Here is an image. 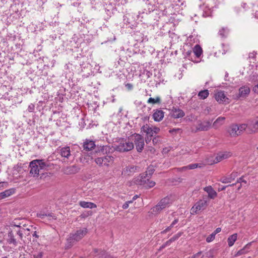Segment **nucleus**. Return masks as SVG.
Masks as SVG:
<instances>
[{
  "instance_id": "obj_1",
  "label": "nucleus",
  "mask_w": 258,
  "mask_h": 258,
  "mask_svg": "<svg viewBox=\"0 0 258 258\" xmlns=\"http://www.w3.org/2000/svg\"><path fill=\"white\" fill-rule=\"evenodd\" d=\"M49 165L43 160L36 159L30 162V174L33 177L38 176L41 170L46 169Z\"/></svg>"
},
{
  "instance_id": "obj_2",
  "label": "nucleus",
  "mask_w": 258,
  "mask_h": 258,
  "mask_svg": "<svg viewBox=\"0 0 258 258\" xmlns=\"http://www.w3.org/2000/svg\"><path fill=\"white\" fill-rule=\"evenodd\" d=\"M87 229L86 228L80 229L74 232L70 233L67 238V246L68 248L71 247L76 242L82 239L87 233Z\"/></svg>"
},
{
  "instance_id": "obj_3",
  "label": "nucleus",
  "mask_w": 258,
  "mask_h": 258,
  "mask_svg": "<svg viewBox=\"0 0 258 258\" xmlns=\"http://www.w3.org/2000/svg\"><path fill=\"white\" fill-rule=\"evenodd\" d=\"M134 147V145L132 142V141L130 139V137L127 139H119L117 142V144L116 145L115 149L117 151L119 152H127L132 150Z\"/></svg>"
},
{
  "instance_id": "obj_4",
  "label": "nucleus",
  "mask_w": 258,
  "mask_h": 258,
  "mask_svg": "<svg viewBox=\"0 0 258 258\" xmlns=\"http://www.w3.org/2000/svg\"><path fill=\"white\" fill-rule=\"evenodd\" d=\"M172 204V200L169 197H166L161 199L157 205L151 209V213L158 214L162 210L168 207Z\"/></svg>"
},
{
  "instance_id": "obj_5",
  "label": "nucleus",
  "mask_w": 258,
  "mask_h": 258,
  "mask_svg": "<svg viewBox=\"0 0 258 258\" xmlns=\"http://www.w3.org/2000/svg\"><path fill=\"white\" fill-rule=\"evenodd\" d=\"M209 202L207 196L203 197V199L197 202L190 210L191 214H196L199 212L204 210L208 206Z\"/></svg>"
},
{
  "instance_id": "obj_6",
  "label": "nucleus",
  "mask_w": 258,
  "mask_h": 258,
  "mask_svg": "<svg viewBox=\"0 0 258 258\" xmlns=\"http://www.w3.org/2000/svg\"><path fill=\"white\" fill-rule=\"evenodd\" d=\"M130 139L134 142L136 149L139 152H141L144 147V139L140 134H134L130 136Z\"/></svg>"
},
{
  "instance_id": "obj_7",
  "label": "nucleus",
  "mask_w": 258,
  "mask_h": 258,
  "mask_svg": "<svg viewBox=\"0 0 258 258\" xmlns=\"http://www.w3.org/2000/svg\"><path fill=\"white\" fill-rule=\"evenodd\" d=\"M232 156V153L230 152H220L217 154L214 160H208L206 163L209 165H212L217 163L224 159H228Z\"/></svg>"
},
{
  "instance_id": "obj_8",
  "label": "nucleus",
  "mask_w": 258,
  "mask_h": 258,
  "mask_svg": "<svg viewBox=\"0 0 258 258\" xmlns=\"http://www.w3.org/2000/svg\"><path fill=\"white\" fill-rule=\"evenodd\" d=\"M95 161L99 166H108L113 164L114 158L111 156H106L103 157L97 158L95 159Z\"/></svg>"
},
{
  "instance_id": "obj_9",
  "label": "nucleus",
  "mask_w": 258,
  "mask_h": 258,
  "mask_svg": "<svg viewBox=\"0 0 258 258\" xmlns=\"http://www.w3.org/2000/svg\"><path fill=\"white\" fill-rule=\"evenodd\" d=\"M135 183L137 184L143 185L146 188L153 187L156 183L152 178H137Z\"/></svg>"
},
{
  "instance_id": "obj_10",
  "label": "nucleus",
  "mask_w": 258,
  "mask_h": 258,
  "mask_svg": "<svg viewBox=\"0 0 258 258\" xmlns=\"http://www.w3.org/2000/svg\"><path fill=\"white\" fill-rule=\"evenodd\" d=\"M215 99L220 104L229 103V100L224 93L223 91L219 90L215 93Z\"/></svg>"
},
{
  "instance_id": "obj_11",
  "label": "nucleus",
  "mask_w": 258,
  "mask_h": 258,
  "mask_svg": "<svg viewBox=\"0 0 258 258\" xmlns=\"http://www.w3.org/2000/svg\"><path fill=\"white\" fill-rule=\"evenodd\" d=\"M258 132V116L248 121V133L255 134Z\"/></svg>"
},
{
  "instance_id": "obj_12",
  "label": "nucleus",
  "mask_w": 258,
  "mask_h": 258,
  "mask_svg": "<svg viewBox=\"0 0 258 258\" xmlns=\"http://www.w3.org/2000/svg\"><path fill=\"white\" fill-rule=\"evenodd\" d=\"M227 133L231 137H236L240 135L238 124H231L227 129Z\"/></svg>"
},
{
  "instance_id": "obj_13",
  "label": "nucleus",
  "mask_w": 258,
  "mask_h": 258,
  "mask_svg": "<svg viewBox=\"0 0 258 258\" xmlns=\"http://www.w3.org/2000/svg\"><path fill=\"white\" fill-rule=\"evenodd\" d=\"M211 122L209 120L199 121L197 126V130L200 131H208L211 127Z\"/></svg>"
},
{
  "instance_id": "obj_14",
  "label": "nucleus",
  "mask_w": 258,
  "mask_h": 258,
  "mask_svg": "<svg viewBox=\"0 0 258 258\" xmlns=\"http://www.w3.org/2000/svg\"><path fill=\"white\" fill-rule=\"evenodd\" d=\"M82 146L84 150L89 151L94 149L96 145L94 141L86 139L84 141Z\"/></svg>"
},
{
  "instance_id": "obj_15",
  "label": "nucleus",
  "mask_w": 258,
  "mask_h": 258,
  "mask_svg": "<svg viewBox=\"0 0 258 258\" xmlns=\"http://www.w3.org/2000/svg\"><path fill=\"white\" fill-rule=\"evenodd\" d=\"M225 117L223 116H220L218 117L216 120L212 124V127L214 129H218L223 124H224L225 120Z\"/></svg>"
},
{
  "instance_id": "obj_16",
  "label": "nucleus",
  "mask_w": 258,
  "mask_h": 258,
  "mask_svg": "<svg viewBox=\"0 0 258 258\" xmlns=\"http://www.w3.org/2000/svg\"><path fill=\"white\" fill-rule=\"evenodd\" d=\"M164 112L160 109H156L153 114V118L156 121H161L164 117Z\"/></svg>"
},
{
  "instance_id": "obj_17",
  "label": "nucleus",
  "mask_w": 258,
  "mask_h": 258,
  "mask_svg": "<svg viewBox=\"0 0 258 258\" xmlns=\"http://www.w3.org/2000/svg\"><path fill=\"white\" fill-rule=\"evenodd\" d=\"M250 92V89L248 86H244L239 89L238 97L244 98L247 96Z\"/></svg>"
},
{
  "instance_id": "obj_18",
  "label": "nucleus",
  "mask_w": 258,
  "mask_h": 258,
  "mask_svg": "<svg viewBox=\"0 0 258 258\" xmlns=\"http://www.w3.org/2000/svg\"><path fill=\"white\" fill-rule=\"evenodd\" d=\"M185 113L183 111L179 108H173L172 110L171 115L174 118H179L184 116Z\"/></svg>"
},
{
  "instance_id": "obj_19",
  "label": "nucleus",
  "mask_w": 258,
  "mask_h": 258,
  "mask_svg": "<svg viewBox=\"0 0 258 258\" xmlns=\"http://www.w3.org/2000/svg\"><path fill=\"white\" fill-rule=\"evenodd\" d=\"M94 252L96 253L95 256H98V258H113L110 254L103 250L95 249Z\"/></svg>"
},
{
  "instance_id": "obj_20",
  "label": "nucleus",
  "mask_w": 258,
  "mask_h": 258,
  "mask_svg": "<svg viewBox=\"0 0 258 258\" xmlns=\"http://www.w3.org/2000/svg\"><path fill=\"white\" fill-rule=\"evenodd\" d=\"M204 189L208 194V196L207 197L208 199H214L217 196V192L211 186L205 187ZM208 200H209V199Z\"/></svg>"
},
{
  "instance_id": "obj_21",
  "label": "nucleus",
  "mask_w": 258,
  "mask_h": 258,
  "mask_svg": "<svg viewBox=\"0 0 258 258\" xmlns=\"http://www.w3.org/2000/svg\"><path fill=\"white\" fill-rule=\"evenodd\" d=\"M141 132L145 133L147 136H150V137L153 136L152 127L150 126L148 124L144 125L141 127Z\"/></svg>"
},
{
  "instance_id": "obj_22",
  "label": "nucleus",
  "mask_w": 258,
  "mask_h": 258,
  "mask_svg": "<svg viewBox=\"0 0 258 258\" xmlns=\"http://www.w3.org/2000/svg\"><path fill=\"white\" fill-rule=\"evenodd\" d=\"M135 172V168L133 166L125 167L122 172V175L124 176H132Z\"/></svg>"
},
{
  "instance_id": "obj_23",
  "label": "nucleus",
  "mask_w": 258,
  "mask_h": 258,
  "mask_svg": "<svg viewBox=\"0 0 258 258\" xmlns=\"http://www.w3.org/2000/svg\"><path fill=\"white\" fill-rule=\"evenodd\" d=\"M203 166V164L202 163H194L189 164L187 166H184L181 168H180V171H185L189 169H194L197 168L198 167L201 168Z\"/></svg>"
},
{
  "instance_id": "obj_24",
  "label": "nucleus",
  "mask_w": 258,
  "mask_h": 258,
  "mask_svg": "<svg viewBox=\"0 0 258 258\" xmlns=\"http://www.w3.org/2000/svg\"><path fill=\"white\" fill-rule=\"evenodd\" d=\"M234 180V178H221V181L223 183H229V184H228L226 186H232V185H234V184H238V185L237 186V188H238V189H239L240 188V186H241L240 182L239 180H237V181H236L237 183H235L233 182Z\"/></svg>"
},
{
  "instance_id": "obj_25",
  "label": "nucleus",
  "mask_w": 258,
  "mask_h": 258,
  "mask_svg": "<svg viewBox=\"0 0 258 258\" xmlns=\"http://www.w3.org/2000/svg\"><path fill=\"white\" fill-rule=\"evenodd\" d=\"M79 205L84 208L93 209L97 207L96 205L94 203L85 201H80Z\"/></svg>"
},
{
  "instance_id": "obj_26",
  "label": "nucleus",
  "mask_w": 258,
  "mask_h": 258,
  "mask_svg": "<svg viewBox=\"0 0 258 258\" xmlns=\"http://www.w3.org/2000/svg\"><path fill=\"white\" fill-rule=\"evenodd\" d=\"M192 51L197 58H199L203 53V49L202 47L198 44L196 45L194 47Z\"/></svg>"
},
{
  "instance_id": "obj_27",
  "label": "nucleus",
  "mask_w": 258,
  "mask_h": 258,
  "mask_svg": "<svg viewBox=\"0 0 258 258\" xmlns=\"http://www.w3.org/2000/svg\"><path fill=\"white\" fill-rule=\"evenodd\" d=\"M60 154L61 156L68 158L71 155L70 148L69 147L62 148L60 150Z\"/></svg>"
},
{
  "instance_id": "obj_28",
  "label": "nucleus",
  "mask_w": 258,
  "mask_h": 258,
  "mask_svg": "<svg viewBox=\"0 0 258 258\" xmlns=\"http://www.w3.org/2000/svg\"><path fill=\"white\" fill-rule=\"evenodd\" d=\"M229 30L227 27H223L220 29L218 32V35L221 38H226L228 36Z\"/></svg>"
},
{
  "instance_id": "obj_29",
  "label": "nucleus",
  "mask_w": 258,
  "mask_h": 258,
  "mask_svg": "<svg viewBox=\"0 0 258 258\" xmlns=\"http://www.w3.org/2000/svg\"><path fill=\"white\" fill-rule=\"evenodd\" d=\"M182 234V232H179V233H177L176 234L174 235L172 237H171L169 240L167 241L162 247H165V246L170 245L171 242L178 239L181 236Z\"/></svg>"
},
{
  "instance_id": "obj_30",
  "label": "nucleus",
  "mask_w": 258,
  "mask_h": 258,
  "mask_svg": "<svg viewBox=\"0 0 258 258\" xmlns=\"http://www.w3.org/2000/svg\"><path fill=\"white\" fill-rule=\"evenodd\" d=\"M7 240L9 244H13L14 245H17V241L14 238V235L12 231H10L8 233Z\"/></svg>"
},
{
  "instance_id": "obj_31",
  "label": "nucleus",
  "mask_w": 258,
  "mask_h": 258,
  "mask_svg": "<svg viewBox=\"0 0 258 258\" xmlns=\"http://www.w3.org/2000/svg\"><path fill=\"white\" fill-rule=\"evenodd\" d=\"M237 234L235 233L230 235L227 239L228 244L229 246L231 247L233 245L234 242L237 240Z\"/></svg>"
},
{
  "instance_id": "obj_32",
  "label": "nucleus",
  "mask_w": 258,
  "mask_h": 258,
  "mask_svg": "<svg viewBox=\"0 0 258 258\" xmlns=\"http://www.w3.org/2000/svg\"><path fill=\"white\" fill-rule=\"evenodd\" d=\"M37 217H39L42 219H44L45 217H52L53 218V216L52 213H46L44 211H40L37 214Z\"/></svg>"
},
{
  "instance_id": "obj_33",
  "label": "nucleus",
  "mask_w": 258,
  "mask_h": 258,
  "mask_svg": "<svg viewBox=\"0 0 258 258\" xmlns=\"http://www.w3.org/2000/svg\"><path fill=\"white\" fill-rule=\"evenodd\" d=\"M209 95V92L208 90H204L200 91L198 93V96L201 99H205Z\"/></svg>"
},
{
  "instance_id": "obj_34",
  "label": "nucleus",
  "mask_w": 258,
  "mask_h": 258,
  "mask_svg": "<svg viewBox=\"0 0 258 258\" xmlns=\"http://www.w3.org/2000/svg\"><path fill=\"white\" fill-rule=\"evenodd\" d=\"M15 192L14 188H11L8 190H6L4 192H2V195L4 197V199L8 197L13 194Z\"/></svg>"
},
{
  "instance_id": "obj_35",
  "label": "nucleus",
  "mask_w": 258,
  "mask_h": 258,
  "mask_svg": "<svg viewBox=\"0 0 258 258\" xmlns=\"http://www.w3.org/2000/svg\"><path fill=\"white\" fill-rule=\"evenodd\" d=\"M19 228V229L17 231V234L19 235L20 239H22L23 238V235H26L27 233L26 232V230H25L24 227H21L20 226H17Z\"/></svg>"
},
{
  "instance_id": "obj_36",
  "label": "nucleus",
  "mask_w": 258,
  "mask_h": 258,
  "mask_svg": "<svg viewBox=\"0 0 258 258\" xmlns=\"http://www.w3.org/2000/svg\"><path fill=\"white\" fill-rule=\"evenodd\" d=\"M238 127L239 132H240V135L246 130V128H247V131L248 132V122L247 124L243 123L238 125Z\"/></svg>"
},
{
  "instance_id": "obj_37",
  "label": "nucleus",
  "mask_w": 258,
  "mask_h": 258,
  "mask_svg": "<svg viewBox=\"0 0 258 258\" xmlns=\"http://www.w3.org/2000/svg\"><path fill=\"white\" fill-rule=\"evenodd\" d=\"M161 101L160 98L159 97H156L155 98H150L147 101L148 103L156 104L160 103Z\"/></svg>"
},
{
  "instance_id": "obj_38",
  "label": "nucleus",
  "mask_w": 258,
  "mask_h": 258,
  "mask_svg": "<svg viewBox=\"0 0 258 258\" xmlns=\"http://www.w3.org/2000/svg\"><path fill=\"white\" fill-rule=\"evenodd\" d=\"M178 222V219H174V220L172 222V223L171 224V225L168 226L167 228H166L164 230H163L162 233H165L166 232H167L168 231H169V230H170L171 229V228L172 227H173V226L177 223V222Z\"/></svg>"
},
{
  "instance_id": "obj_39",
  "label": "nucleus",
  "mask_w": 258,
  "mask_h": 258,
  "mask_svg": "<svg viewBox=\"0 0 258 258\" xmlns=\"http://www.w3.org/2000/svg\"><path fill=\"white\" fill-rule=\"evenodd\" d=\"M89 159L92 160V158L90 157L88 154H87L84 156H82L80 158L81 162H82L83 164L89 163Z\"/></svg>"
},
{
  "instance_id": "obj_40",
  "label": "nucleus",
  "mask_w": 258,
  "mask_h": 258,
  "mask_svg": "<svg viewBox=\"0 0 258 258\" xmlns=\"http://www.w3.org/2000/svg\"><path fill=\"white\" fill-rule=\"evenodd\" d=\"M154 169L152 167H149L146 171V176H151L154 172Z\"/></svg>"
},
{
  "instance_id": "obj_41",
  "label": "nucleus",
  "mask_w": 258,
  "mask_h": 258,
  "mask_svg": "<svg viewBox=\"0 0 258 258\" xmlns=\"http://www.w3.org/2000/svg\"><path fill=\"white\" fill-rule=\"evenodd\" d=\"M153 143L154 145H157L160 143H161V140L159 136H156L154 137L153 140Z\"/></svg>"
},
{
  "instance_id": "obj_42",
  "label": "nucleus",
  "mask_w": 258,
  "mask_h": 258,
  "mask_svg": "<svg viewBox=\"0 0 258 258\" xmlns=\"http://www.w3.org/2000/svg\"><path fill=\"white\" fill-rule=\"evenodd\" d=\"M215 233H212L208 237H207V238H206L207 242H211L212 241H213L215 238Z\"/></svg>"
},
{
  "instance_id": "obj_43",
  "label": "nucleus",
  "mask_w": 258,
  "mask_h": 258,
  "mask_svg": "<svg viewBox=\"0 0 258 258\" xmlns=\"http://www.w3.org/2000/svg\"><path fill=\"white\" fill-rule=\"evenodd\" d=\"M109 150V147L107 146H103L101 147L100 151L103 153H107V151Z\"/></svg>"
},
{
  "instance_id": "obj_44",
  "label": "nucleus",
  "mask_w": 258,
  "mask_h": 258,
  "mask_svg": "<svg viewBox=\"0 0 258 258\" xmlns=\"http://www.w3.org/2000/svg\"><path fill=\"white\" fill-rule=\"evenodd\" d=\"M34 109H35L34 104L31 103L29 105L28 107V110L29 112H33V111L34 110Z\"/></svg>"
},
{
  "instance_id": "obj_45",
  "label": "nucleus",
  "mask_w": 258,
  "mask_h": 258,
  "mask_svg": "<svg viewBox=\"0 0 258 258\" xmlns=\"http://www.w3.org/2000/svg\"><path fill=\"white\" fill-rule=\"evenodd\" d=\"M152 131H153V134H158L160 131V128L159 127L154 126L152 127Z\"/></svg>"
},
{
  "instance_id": "obj_46",
  "label": "nucleus",
  "mask_w": 258,
  "mask_h": 258,
  "mask_svg": "<svg viewBox=\"0 0 258 258\" xmlns=\"http://www.w3.org/2000/svg\"><path fill=\"white\" fill-rule=\"evenodd\" d=\"M148 10L150 12L153 11L155 10V8L153 5H151L150 3L148 4Z\"/></svg>"
},
{
  "instance_id": "obj_47",
  "label": "nucleus",
  "mask_w": 258,
  "mask_h": 258,
  "mask_svg": "<svg viewBox=\"0 0 258 258\" xmlns=\"http://www.w3.org/2000/svg\"><path fill=\"white\" fill-rule=\"evenodd\" d=\"M240 175V173L238 172H233L231 174L230 177H236Z\"/></svg>"
},
{
  "instance_id": "obj_48",
  "label": "nucleus",
  "mask_w": 258,
  "mask_h": 258,
  "mask_svg": "<svg viewBox=\"0 0 258 258\" xmlns=\"http://www.w3.org/2000/svg\"><path fill=\"white\" fill-rule=\"evenodd\" d=\"M42 252H39L36 254L33 255L34 258H41L42 256Z\"/></svg>"
},
{
  "instance_id": "obj_49",
  "label": "nucleus",
  "mask_w": 258,
  "mask_h": 258,
  "mask_svg": "<svg viewBox=\"0 0 258 258\" xmlns=\"http://www.w3.org/2000/svg\"><path fill=\"white\" fill-rule=\"evenodd\" d=\"M202 253L201 251H199L197 252L196 254L193 255L191 257H189L188 258H197Z\"/></svg>"
},
{
  "instance_id": "obj_50",
  "label": "nucleus",
  "mask_w": 258,
  "mask_h": 258,
  "mask_svg": "<svg viewBox=\"0 0 258 258\" xmlns=\"http://www.w3.org/2000/svg\"><path fill=\"white\" fill-rule=\"evenodd\" d=\"M7 184H8V183L6 182H0V187H7Z\"/></svg>"
},
{
  "instance_id": "obj_51",
  "label": "nucleus",
  "mask_w": 258,
  "mask_h": 258,
  "mask_svg": "<svg viewBox=\"0 0 258 258\" xmlns=\"http://www.w3.org/2000/svg\"><path fill=\"white\" fill-rule=\"evenodd\" d=\"M72 170V173H75L77 171V167L76 166H72L70 168Z\"/></svg>"
},
{
  "instance_id": "obj_52",
  "label": "nucleus",
  "mask_w": 258,
  "mask_h": 258,
  "mask_svg": "<svg viewBox=\"0 0 258 258\" xmlns=\"http://www.w3.org/2000/svg\"><path fill=\"white\" fill-rule=\"evenodd\" d=\"M129 205L126 202L122 205V208L123 209H126L128 208Z\"/></svg>"
},
{
  "instance_id": "obj_53",
  "label": "nucleus",
  "mask_w": 258,
  "mask_h": 258,
  "mask_svg": "<svg viewBox=\"0 0 258 258\" xmlns=\"http://www.w3.org/2000/svg\"><path fill=\"white\" fill-rule=\"evenodd\" d=\"M151 137H150V136H147V138L146 139V143L148 144V143H149L151 141Z\"/></svg>"
},
{
  "instance_id": "obj_54",
  "label": "nucleus",
  "mask_w": 258,
  "mask_h": 258,
  "mask_svg": "<svg viewBox=\"0 0 258 258\" xmlns=\"http://www.w3.org/2000/svg\"><path fill=\"white\" fill-rule=\"evenodd\" d=\"M221 231V228H216V229L214 231V232L213 233H215V235H216L217 233L220 232Z\"/></svg>"
},
{
  "instance_id": "obj_55",
  "label": "nucleus",
  "mask_w": 258,
  "mask_h": 258,
  "mask_svg": "<svg viewBox=\"0 0 258 258\" xmlns=\"http://www.w3.org/2000/svg\"><path fill=\"white\" fill-rule=\"evenodd\" d=\"M139 198V196H138L137 195H135V196H134L133 197V198L132 200H133V201H134L136 200L137 198Z\"/></svg>"
},
{
  "instance_id": "obj_56",
  "label": "nucleus",
  "mask_w": 258,
  "mask_h": 258,
  "mask_svg": "<svg viewBox=\"0 0 258 258\" xmlns=\"http://www.w3.org/2000/svg\"><path fill=\"white\" fill-rule=\"evenodd\" d=\"M25 230H26V232L27 233V234H26V235H28L29 234V231H30V229L29 228H25Z\"/></svg>"
},
{
  "instance_id": "obj_57",
  "label": "nucleus",
  "mask_w": 258,
  "mask_h": 258,
  "mask_svg": "<svg viewBox=\"0 0 258 258\" xmlns=\"http://www.w3.org/2000/svg\"><path fill=\"white\" fill-rule=\"evenodd\" d=\"M126 86H127L129 89H132V87H133L132 85L131 84H127L126 85Z\"/></svg>"
},
{
  "instance_id": "obj_58",
  "label": "nucleus",
  "mask_w": 258,
  "mask_h": 258,
  "mask_svg": "<svg viewBox=\"0 0 258 258\" xmlns=\"http://www.w3.org/2000/svg\"><path fill=\"white\" fill-rule=\"evenodd\" d=\"M32 235L33 236H35L36 237H38V236L36 234V231H35L33 232V233L32 234Z\"/></svg>"
},
{
  "instance_id": "obj_59",
  "label": "nucleus",
  "mask_w": 258,
  "mask_h": 258,
  "mask_svg": "<svg viewBox=\"0 0 258 258\" xmlns=\"http://www.w3.org/2000/svg\"><path fill=\"white\" fill-rule=\"evenodd\" d=\"M4 199V197L2 195V192L0 193V200Z\"/></svg>"
},
{
  "instance_id": "obj_60",
  "label": "nucleus",
  "mask_w": 258,
  "mask_h": 258,
  "mask_svg": "<svg viewBox=\"0 0 258 258\" xmlns=\"http://www.w3.org/2000/svg\"><path fill=\"white\" fill-rule=\"evenodd\" d=\"M133 202V200H131V201H127L126 202V203H127L128 205L131 203H132Z\"/></svg>"
},
{
  "instance_id": "obj_61",
  "label": "nucleus",
  "mask_w": 258,
  "mask_h": 258,
  "mask_svg": "<svg viewBox=\"0 0 258 258\" xmlns=\"http://www.w3.org/2000/svg\"><path fill=\"white\" fill-rule=\"evenodd\" d=\"M246 4H244L243 5V6H243V7L244 8H245V7H246Z\"/></svg>"
},
{
  "instance_id": "obj_62",
  "label": "nucleus",
  "mask_w": 258,
  "mask_h": 258,
  "mask_svg": "<svg viewBox=\"0 0 258 258\" xmlns=\"http://www.w3.org/2000/svg\"><path fill=\"white\" fill-rule=\"evenodd\" d=\"M241 254V251H238V252H237V255H239V254Z\"/></svg>"
},
{
  "instance_id": "obj_63",
  "label": "nucleus",
  "mask_w": 258,
  "mask_h": 258,
  "mask_svg": "<svg viewBox=\"0 0 258 258\" xmlns=\"http://www.w3.org/2000/svg\"><path fill=\"white\" fill-rule=\"evenodd\" d=\"M193 61L195 62H199V61H196V60H192Z\"/></svg>"
},
{
  "instance_id": "obj_64",
  "label": "nucleus",
  "mask_w": 258,
  "mask_h": 258,
  "mask_svg": "<svg viewBox=\"0 0 258 258\" xmlns=\"http://www.w3.org/2000/svg\"><path fill=\"white\" fill-rule=\"evenodd\" d=\"M2 258H8L7 256H3Z\"/></svg>"
}]
</instances>
